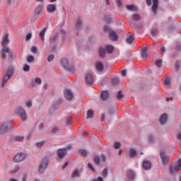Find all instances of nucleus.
Returning a JSON list of instances; mask_svg holds the SVG:
<instances>
[{"label":"nucleus","instance_id":"nucleus-33","mask_svg":"<svg viewBox=\"0 0 181 181\" xmlns=\"http://www.w3.org/2000/svg\"><path fill=\"white\" fill-rule=\"evenodd\" d=\"M21 167L19 165H16L13 167V170H11V173L15 175L16 173H18V170H20Z\"/></svg>","mask_w":181,"mask_h":181},{"label":"nucleus","instance_id":"nucleus-4","mask_svg":"<svg viewBox=\"0 0 181 181\" xmlns=\"http://www.w3.org/2000/svg\"><path fill=\"white\" fill-rule=\"evenodd\" d=\"M26 158H28V155H26V153H19L13 157V162L19 163V162H23Z\"/></svg>","mask_w":181,"mask_h":181},{"label":"nucleus","instance_id":"nucleus-47","mask_svg":"<svg viewBox=\"0 0 181 181\" xmlns=\"http://www.w3.org/2000/svg\"><path fill=\"white\" fill-rule=\"evenodd\" d=\"M118 100H121V98H122V97H124V94L122 93V91L119 90L117 93V95Z\"/></svg>","mask_w":181,"mask_h":181},{"label":"nucleus","instance_id":"nucleus-20","mask_svg":"<svg viewBox=\"0 0 181 181\" xmlns=\"http://www.w3.org/2000/svg\"><path fill=\"white\" fill-rule=\"evenodd\" d=\"M15 69L13 66H10L7 71L6 73L5 74L6 76H8L10 77H12L13 76Z\"/></svg>","mask_w":181,"mask_h":181},{"label":"nucleus","instance_id":"nucleus-24","mask_svg":"<svg viewBox=\"0 0 181 181\" xmlns=\"http://www.w3.org/2000/svg\"><path fill=\"white\" fill-rule=\"evenodd\" d=\"M141 57L142 59H148V49L144 47L141 50Z\"/></svg>","mask_w":181,"mask_h":181},{"label":"nucleus","instance_id":"nucleus-31","mask_svg":"<svg viewBox=\"0 0 181 181\" xmlns=\"http://www.w3.org/2000/svg\"><path fill=\"white\" fill-rule=\"evenodd\" d=\"M26 60L28 63H33L35 62V57L33 55H29L27 57Z\"/></svg>","mask_w":181,"mask_h":181},{"label":"nucleus","instance_id":"nucleus-58","mask_svg":"<svg viewBox=\"0 0 181 181\" xmlns=\"http://www.w3.org/2000/svg\"><path fill=\"white\" fill-rule=\"evenodd\" d=\"M117 83H119V79L118 78H115L113 79V84H117Z\"/></svg>","mask_w":181,"mask_h":181},{"label":"nucleus","instance_id":"nucleus-19","mask_svg":"<svg viewBox=\"0 0 181 181\" xmlns=\"http://www.w3.org/2000/svg\"><path fill=\"white\" fill-rule=\"evenodd\" d=\"M134 35L131 33H129L128 36L126 38L127 43L131 44L132 43V42H134Z\"/></svg>","mask_w":181,"mask_h":181},{"label":"nucleus","instance_id":"nucleus-63","mask_svg":"<svg viewBox=\"0 0 181 181\" xmlns=\"http://www.w3.org/2000/svg\"><path fill=\"white\" fill-rule=\"evenodd\" d=\"M93 181H104V180H103V177H98L96 180H93Z\"/></svg>","mask_w":181,"mask_h":181},{"label":"nucleus","instance_id":"nucleus-52","mask_svg":"<svg viewBox=\"0 0 181 181\" xmlns=\"http://www.w3.org/2000/svg\"><path fill=\"white\" fill-rule=\"evenodd\" d=\"M88 166L89 168V169H90V170H92V172H95V169L94 168V167L93 166V164L89 163L88 164Z\"/></svg>","mask_w":181,"mask_h":181},{"label":"nucleus","instance_id":"nucleus-23","mask_svg":"<svg viewBox=\"0 0 181 181\" xmlns=\"http://www.w3.org/2000/svg\"><path fill=\"white\" fill-rule=\"evenodd\" d=\"M158 0H153V6H152V11L153 13H156V11H158Z\"/></svg>","mask_w":181,"mask_h":181},{"label":"nucleus","instance_id":"nucleus-17","mask_svg":"<svg viewBox=\"0 0 181 181\" xmlns=\"http://www.w3.org/2000/svg\"><path fill=\"white\" fill-rule=\"evenodd\" d=\"M166 122H168V115L164 114L160 117V123L161 124V125H165Z\"/></svg>","mask_w":181,"mask_h":181},{"label":"nucleus","instance_id":"nucleus-51","mask_svg":"<svg viewBox=\"0 0 181 181\" xmlns=\"http://www.w3.org/2000/svg\"><path fill=\"white\" fill-rule=\"evenodd\" d=\"M115 2L119 8L122 6V0H115Z\"/></svg>","mask_w":181,"mask_h":181},{"label":"nucleus","instance_id":"nucleus-61","mask_svg":"<svg viewBox=\"0 0 181 181\" xmlns=\"http://www.w3.org/2000/svg\"><path fill=\"white\" fill-rule=\"evenodd\" d=\"M122 76L123 77H125V76H127V70L122 71Z\"/></svg>","mask_w":181,"mask_h":181},{"label":"nucleus","instance_id":"nucleus-36","mask_svg":"<svg viewBox=\"0 0 181 181\" xmlns=\"http://www.w3.org/2000/svg\"><path fill=\"white\" fill-rule=\"evenodd\" d=\"M94 117V111L92 110H88L87 118H93Z\"/></svg>","mask_w":181,"mask_h":181},{"label":"nucleus","instance_id":"nucleus-42","mask_svg":"<svg viewBox=\"0 0 181 181\" xmlns=\"http://www.w3.org/2000/svg\"><path fill=\"white\" fill-rule=\"evenodd\" d=\"M79 153H80L81 155H82V156H87V155L88 153L87 150H85V149L80 150Z\"/></svg>","mask_w":181,"mask_h":181},{"label":"nucleus","instance_id":"nucleus-15","mask_svg":"<svg viewBox=\"0 0 181 181\" xmlns=\"http://www.w3.org/2000/svg\"><path fill=\"white\" fill-rule=\"evenodd\" d=\"M127 11L130 12H136L138 11V8L134 4H129L126 6Z\"/></svg>","mask_w":181,"mask_h":181},{"label":"nucleus","instance_id":"nucleus-50","mask_svg":"<svg viewBox=\"0 0 181 181\" xmlns=\"http://www.w3.org/2000/svg\"><path fill=\"white\" fill-rule=\"evenodd\" d=\"M119 146H121V143H119V142H115L114 143L115 149H119Z\"/></svg>","mask_w":181,"mask_h":181},{"label":"nucleus","instance_id":"nucleus-2","mask_svg":"<svg viewBox=\"0 0 181 181\" xmlns=\"http://www.w3.org/2000/svg\"><path fill=\"white\" fill-rule=\"evenodd\" d=\"M170 175H175V173H177L179 170H181V159H179L177 161V165H170Z\"/></svg>","mask_w":181,"mask_h":181},{"label":"nucleus","instance_id":"nucleus-64","mask_svg":"<svg viewBox=\"0 0 181 181\" xmlns=\"http://www.w3.org/2000/svg\"><path fill=\"white\" fill-rule=\"evenodd\" d=\"M177 139H179L180 141V139H181V134L180 133H178L177 134Z\"/></svg>","mask_w":181,"mask_h":181},{"label":"nucleus","instance_id":"nucleus-22","mask_svg":"<svg viewBox=\"0 0 181 181\" xmlns=\"http://www.w3.org/2000/svg\"><path fill=\"white\" fill-rule=\"evenodd\" d=\"M9 78H11V76L5 74L3 77L2 79V83H1V87H5V85L6 84V83H8V81L9 80Z\"/></svg>","mask_w":181,"mask_h":181},{"label":"nucleus","instance_id":"nucleus-40","mask_svg":"<svg viewBox=\"0 0 181 181\" xmlns=\"http://www.w3.org/2000/svg\"><path fill=\"white\" fill-rule=\"evenodd\" d=\"M148 144H153V142H155V137L152 135L148 136Z\"/></svg>","mask_w":181,"mask_h":181},{"label":"nucleus","instance_id":"nucleus-13","mask_svg":"<svg viewBox=\"0 0 181 181\" xmlns=\"http://www.w3.org/2000/svg\"><path fill=\"white\" fill-rule=\"evenodd\" d=\"M109 37L111 39V40H113L114 42L118 41V35H117V33L115 31H110L109 34Z\"/></svg>","mask_w":181,"mask_h":181},{"label":"nucleus","instance_id":"nucleus-60","mask_svg":"<svg viewBox=\"0 0 181 181\" xmlns=\"http://www.w3.org/2000/svg\"><path fill=\"white\" fill-rule=\"evenodd\" d=\"M38 128L40 130L43 129V128H45V124L43 123L40 124Z\"/></svg>","mask_w":181,"mask_h":181},{"label":"nucleus","instance_id":"nucleus-26","mask_svg":"<svg viewBox=\"0 0 181 181\" xmlns=\"http://www.w3.org/2000/svg\"><path fill=\"white\" fill-rule=\"evenodd\" d=\"M109 96H110V94L108 93V91H107V90L103 91L102 93L100 94V97H101L102 100H107V98H108Z\"/></svg>","mask_w":181,"mask_h":181},{"label":"nucleus","instance_id":"nucleus-7","mask_svg":"<svg viewBox=\"0 0 181 181\" xmlns=\"http://www.w3.org/2000/svg\"><path fill=\"white\" fill-rule=\"evenodd\" d=\"M16 114L19 115L23 121H26L28 117L26 116V111L22 107H19L16 110Z\"/></svg>","mask_w":181,"mask_h":181},{"label":"nucleus","instance_id":"nucleus-25","mask_svg":"<svg viewBox=\"0 0 181 181\" xmlns=\"http://www.w3.org/2000/svg\"><path fill=\"white\" fill-rule=\"evenodd\" d=\"M45 141H38V142L35 144V146L37 149H42V148H43V146H45Z\"/></svg>","mask_w":181,"mask_h":181},{"label":"nucleus","instance_id":"nucleus-59","mask_svg":"<svg viewBox=\"0 0 181 181\" xmlns=\"http://www.w3.org/2000/svg\"><path fill=\"white\" fill-rule=\"evenodd\" d=\"M52 132H53L54 134H56V132H59V129H58V127H54V128L52 129Z\"/></svg>","mask_w":181,"mask_h":181},{"label":"nucleus","instance_id":"nucleus-18","mask_svg":"<svg viewBox=\"0 0 181 181\" xmlns=\"http://www.w3.org/2000/svg\"><path fill=\"white\" fill-rule=\"evenodd\" d=\"M95 67H96V70L100 73L104 71V65L103 64V63L100 62H96Z\"/></svg>","mask_w":181,"mask_h":181},{"label":"nucleus","instance_id":"nucleus-41","mask_svg":"<svg viewBox=\"0 0 181 181\" xmlns=\"http://www.w3.org/2000/svg\"><path fill=\"white\" fill-rule=\"evenodd\" d=\"M82 23H83V21L81 20H78L76 24V29H81Z\"/></svg>","mask_w":181,"mask_h":181},{"label":"nucleus","instance_id":"nucleus-30","mask_svg":"<svg viewBox=\"0 0 181 181\" xmlns=\"http://www.w3.org/2000/svg\"><path fill=\"white\" fill-rule=\"evenodd\" d=\"M136 150H135L134 148H130L129 151V156L130 158H135V156H136Z\"/></svg>","mask_w":181,"mask_h":181},{"label":"nucleus","instance_id":"nucleus-44","mask_svg":"<svg viewBox=\"0 0 181 181\" xmlns=\"http://www.w3.org/2000/svg\"><path fill=\"white\" fill-rule=\"evenodd\" d=\"M164 84L165 86H170V78L167 77L164 80Z\"/></svg>","mask_w":181,"mask_h":181},{"label":"nucleus","instance_id":"nucleus-62","mask_svg":"<svg viewBox=\"0 0 181 181\" xmlns=\"http://www.w3.org/2000/svg\"><path fill=\"white\" fill-rule=\"evenodd\" d=\"M21 181H28V176L23 175Z\"/></svg>","mask_w":181,"mask_h":181},{"label":"nucleus","instance_id":"nucleus-9","mask_svg":"<svg viewBox=\"0 0 181 181\" xmlns=\"http://www.w3.org/2000/svg\"><path fill=\"white\" fill-rule=\"evenodd\" d=\"M160 156L162 160L163 165H168L169 162V158L166 156V154L163 151H160Z\"/></svg>","mask_w":181,"mask_h":181},{"label":"nucleus","instance_id":"nucleus-55","mask_svg":"<svg viewBox=\"0 0 181 181\" xmlns=\"http://www.w3.org/2000/svg\"><path fill=\"white\" fill-rule=\"evenodd\" d=\"M31 52L32 53H34L35 54H36V53H37V48H36V47H33L31 48Z\"/></svg>","mask_w":181,"mask_h":181},{"label":"nucleus","instance_id":"nucleus-34","mask_svg":"<svg viewBox=\"0 0 181 181\" xmlns=\"http://www.w3.org/2000/svg\"><path fill=\"white\" fill-rule=\"evenodd\" d=\"M23 139H25V137L22 136H16L14 138V141H16V142H22Z\"/></svg>","mask_w":181,"mask_h":181},{"label":"nucleus","instance_id":"nucleus-35","mask_svg":"<svg viewBox=\"0 0 181 181\" xmlns=\"http://www.w3.org/2000/svg\"><path fill=\"white\" fill-rule=\"evenodd\" d=\"M57 35H54L53 37H52L49 40L50 45H54V43L57 40Z\"/></svg>","mask_w":181,"mask_h":181},{"label":"nucleus","instance_id":"nucleus-32","mask_svg":"<svg viewBox=\"0 0 181 181\" xmlns=\"http://www.w3.org/2000/svg\"><path fill=\"white\" fill-rule=\"evenodd\" d=\"M133 21H141L142 18L139 14L135 13L132 15Z\"/></svg>","mask_w":181,"mask_h":181},{"label":"nucleus","instance_id":"nucleus-27","mask_svg":"<svg viewBox=\"0 0 181 181\" xmlns=\"http://www.w3.org/2000/svg\"><path fill=\"white\" fill-rule=\"evenodd\" d=\"M105 53H107V51L105 50V49H104L103 47H100L99 49V56L102 59H104V57H105Z\"/></svg>","mask_w":181,"mask_h":181},{"label":"nucleus","instance_id":"nucleus-8","mask_svg":"<svg viewBox=\"0 0 181 181\" xmlns=\"http://www.w3.org/2000/svg\"><path fill=\"white\" fill-rule=\"evenodd\" d=\"M70 148V146H68L65 148H59L57 151V156L59 159H63L64 156H66V153H67V150Z\"/></svg>","mask_w":181,"mask_h":181},{"label":"nucleus","instance_id":"nucleus-3","mask_svg":"<svg viewBox=\"0 0 181 181\" xmlns=\"http://www.w3.org/2000/svg\"><path fill=\"white\" fill-rule=\"evenodd\" d=\"M61 63L64 69L69 70L71 73H74V68L73 67V65L70 64L69 59L64 58Z\"/></svg>","mask_w":181,"mask_h":181},{"label":"nucleus","instance_id":"nucleus-6","mask_svg":"<svg viewBox=\"0 0 181 181\" xmlns=\"http://www.w3.org/2000/svg\"><path fill=\"white\" fill-rule=\"evenodd\" d=\"M11 131V128L6 122L0 123V135H5Z\"/></svg>","mask_w":181,"mask_h":181},{"label":"nucleus","instance_id":"nucleus-37","mask_svg":"<svg viewBox=\"0 0 181 181\" xmlns=\"http://www.w3.org/2000/svg\"><path fill=\"white\" fill-rule=\"evenodd\" d=\"M80 176V171L76 170L73 172L71 175V177H79Z\"/></svg>","mask_w":181,"mask_h":181},{"label":"nucleus","instance_id":"nucleus-53","mask_svg":"<svg viewBox=\"0 0 181 181\" xmlns=\"http://www.w3.org/2000/svg\"><path fill=\"white\" fill-rule=\"evenodd\" d=\"M30 39H32V33H28L25 37L26 42H29Z\"/></svg>","mask_w":181,"mask_h":181},{"label":"nucleus","instance_id":"nucleus-49","mask_svg":"<svg viewBox=\"0 0 181 181\" xmlns=\"http://www.w3.org/2000/svg\"><path fill=\"white\" fill-rule=\"evenodd\" d=\"M93 160L95 164L100 165V157H98V156L94 157Z\"/></svg>","mask_w":181,"mask_h":181},{"label":"nucleus","instance_id":"nucleus-38","mask_svg":"<svg viewBox=\"0 0 181 181\" xmlns=\"http://www.w3.org/2000/svg\"><path fill=\"white\" fill-rule=\"evenodd\" d=\"M128 177H129V180H132V179H134V177H135V173H134L133 171H129Z\"/></svg>","mask_w":181,"mask_h":181},{"label":"nucleus","instance_id":"nucleus-48","mask_svg":"<svg viewBox=\"0 0 181 181\" xmlns=\"http://www.w3.org/2000/svg\"><path fill=\"white\" fill-rule=\"evenodd\" d=\"M156 65L157 67H162V60L158 59L156 61Z\"/></svg>","mask_w":181,"mask_h":181},{"label":"nucleus","instance_id":"nucleus-12","mask_svg":"<svg viewBox=\"0 0 181 181\" xmlns=\"http://www.w3.org/2000/svg\"><path fill=\"white\" fill-rule=\"evenodd\" d=\"M143 169H144V170H149V169H151L152 164L151 163L150 161L148 160H144L143 161Z\"/></svg>","mask_w":181,"mask_h":181},{"label":"nucleus","instance_id":"nucleus-10","mask_svg":"<svg viewBox=\"0 0 181 181\" xmlns=\"http://www.w3.org/2000/svg\"><path fill=\"white\" fill-rule=\"evenodd\" d=\"M85 81L86 84L91 85L93 83H94V78H93V75L90 74H87L85 76Z\"/></svg>","mask_w":181,"mask_h":181},{"label":"nucleus","instance_id":"nucleus-14","mask_svg":"<svg viewBox=\"0 0 181 181\" xmlns=\"http://www.w3.org/2000/svg\"><path fill=\"white\" fill-rule=\"evenodd\" d=\"M56 5L54 4H49L47 6V11L49 12V13H53V12H56L57 11Z\"/></svg>","mask_w":181,"mask_h":181},{"label":"nucleus","instance_id":"nucleus-16","mask_svg":"<svg viewBox=\"0 0 181 181\" xmlns=\"http://www.w3.org/2000/svg\"><path fill=\"white\" fill-rule=\"evenodd\" d=\"M39 84H42V79H40V78H35L31 81V86H33V87H36Z\"/></svg>","mask_w":181,"mask_h":181},{"label":"nucleus","instance_id":"nucleus-28","mask_svg":"<svg viewBox=\"0 0 181 181\" xmlns=\"http://www.w3.org/2000/svg\"><path fill=\"white\" fill-rule=\"evenodd\" d=\"M43 11V6L42 5H39L38 6H37V8H35V13L37 15H40L42 13V11Z\"/></svg>","mask_w":181,"mask_h":181},{"label":"nucleus","instance_id":"nucleus-45","mask_svg":"<svg viewBox=\"0 0 181 181\" xmlns=\"http://www.w3.org/2000/svg\"><path fill=\"white\" fill-rule=\"evenodd\" d=\"M102 176L103 177H107V176H108V169L105 168L103 170V171L102 172Z\"/></svg>","mask_w":181,"mask_h":181},{"label":"nucleus","instance_id":"nucleus-56","mask_svg":"<svg viewBox=\"0 0 181 181\" xmlns=\"http://www.w3.org/2000/svg\"><path fill=\"white\" fill-rule=\"evenodd\" d=\"M160 49H161V53H163V54H165V53H166V49L165 48V46L162 45Z\"/></svg>","mask_w":181,"mask_h":181},{"label":"nucleus","instance_id":"nucleus-29","mask_svg":"<svg viewBox=\"0 0 181 181\" xmlns=\"http://www.w3.org/2000/svg\"><path fill=\"white\" fill-rule=\"evenodd\" d=\"M105 50H106L107 53H109L110 54V53H112V52H114V47L111 45H107L105 47Z\"/></svg>","mask_w":181,"mask_h":181},{"label":"nucleus","instance_id":"nucleus-54","mask_svg":"<svg viewBox=\"0 0 181 181\" xmlns=\"http://www.w3.org/2000/svg\"><path fill=\"white\" fill-rule=\"evenodd\" d=\"M54 59V56L51 54L48 57L47 62H53Z\"/></svg>","mask_w":181,"mask_h":181},{"label":"nucleus","instance_id":"nucleus-5","mask_svg":"<svg viewBox=\"0 0 181 181\" xmlns=\"http://www.w3.org/2000/svg\"><path fill=\"white\" fill-rule=\"evenodd\" d=\"M47 165H49V160L47 158H44L39 166L38 170L40 173H45V170L47 169Z\"/></svg>","mask_w":181,"mask_h":181},{"label":"nucleus","instance_id":"nucleus-39","mask_svg":"<svg viewBox=\"0 0 181 181\" xmlns=\"http://www.w3.org/2000/svg\"><path fill=\"white\" fill-rule=\"evenodd\" d=\"M25 106L27 107V108H30L33 106V102L31 100H28L27 102H25Z\"/></svg>","mask_w":181,"mask_h":181},{"label":"nucleus","instance_id":"nucleus-57","mask_svg":"<svg viewBox=\"0 0 181 181\" xmlns=\"http://www.w3.org/2000/svg\"><path fill=\"white\" fill-rule=\"evenodd\" d=\"M60 35H61V36L63 37V38H64L65 37V36H66V31H64V30H61L60 31Z\"/></svg>","mask_w":181,"mask_h":181},{"label":"nucleus","instance_id":"nucleus-11","mask_svg":"<svg viewBox=\"0 0 181 181\" xmlns=\"http://www.w3.org/2000/svg\"><path fill=\"white\" fill-rule=\"evenodd\" d=\"M64 97L66 100H68V101H70L74 97L73 92L71 90L66 89L64 90Z\"/></svg>","mask_w":181,"mask_h":181},{"label":"nucleus","instance_id":"nucleus-46","mask_svg":"<svg viewBox=\"0 0 181 181\" xmlns=\"http://www.w3.org/2000/svg\"><path fill=\"white\" fill-rule=\"evenodd\" d=\"M23 71H27V72L30 71V66L25 64L23 66Z\"/></svg>","mask_w":181,"mask_h":181},{"label":"nucleus","instance_id":"nucleus-1","mask_svg":"<svg viewBox=\"0 0 181 181\" xmlns=\"http://www.w3.org/2000/svg\"><path fill=\"white\" fill-rule=\"evenodd\" d=\"M8 37H9V35L6 34L3 37V40L1 41V45L3 48L1 51V56L2 59H5V57H6V55L5 54V53H8L9 57L12 59V50H11L9 47H6L9 44V39Z\"/></svg>","mask_w":181,"mask_h":181},{"label":"nucleus","instance_id":"nucleus-21","mask_svg":"<svg viewBox=\"0 0 181 181\" xmlns=\"http://www.w3.org/2000/svg\"><path fill=\"white\" fill-rule=\"evenodd\" d=\"M46 30H47V28H45L39 33V37L42 42H45V35L46 34Z\"/></svg>","mask_w":181,"mask_h":181},{"label":"nucleus","instance_id":"nucleus-43","mask_svg":"<svg viewBox=\"0 0 181 181\" xmlns=\"http://www.w3.org/2000/svg\"><path fill=\"white\" fill-rule=\"evenodd\" d=\"M103 31L105 32V33H110V32H112V30H111V29L110 28V27L105 25L104 28H103Z\"/></svg>","mask_w":181,"mask_h":181}]
</instances>
